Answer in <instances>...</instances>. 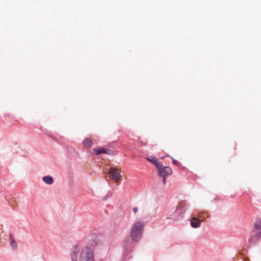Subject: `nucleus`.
Returning a JSON list of instances; mask_svg holds the SVG:
<instances>
[{
    "label": "nucleus",
    "instance_id": "1",
    "mask_svg": "<svg viewBox=\"0 0 261 261\" xmlns=\"http://www.w3.org/2000/svg\"><path fill=\"white\" fill-rule=\"evenodd\" d=\"M145 223L142 221L134 223L130 231V237L132 241L138 242L142 237Z\"/></svg>",
    "mask_w": 261,
    "mask_h": 261
},
{
    "label": "nucleus",
    "instance_id": "2",
    "mask_svg": "<svg viewBox=\"0 0 261 261\" xmlns=\"http://www.w3.org/2000/svg\"><path fill=\"white\" fill-rule=\"evenodd\" d=\"M79 261H94L93 248L89 246L83 248L81 252Z\"/></svg>",
    "mask_w": 261,
    "mask_h": 261
},
{
    "label": "nucleus",
    "instance_id": "3",
    "mask_svg": "<svg viewBox=\"0 0 261 261\" xmlns=\"http://www.w3.org/2000/svg\"><path fill=\"white\" fill-rule=\"evenodd\" d=\"M189 204L186 201L180 202L176 207V210L173 216H171V219H178L179 217L185 213L189 207Z\"/></svg>",
    "mask_w": 261,
    "mask_h": 261
},
{
    "label": "nucleus",
    "instance_id": "4",
    "mask_svg": "<svg viewBox=\"0 0 261 261\" xmlns=\"http://www.w3.org/2000/svg\"><path fill=\"white\" fill-rule=\"evenodd\" d=\"M261 238V219H256L254 224L253 234L251 237V241L255 243Z\"/></svg>",
    "mask_w": 261,
    "mask_h": 261
},
{
    "label": "nucleus",
    "instance_id": "5",
    "mask_svg": "<svg viewBox=\"0 0 261 261\" xmlns=\"http://www.w3.org/2000/svg\"><path fill=\"white\" fill-rule=\"evenodd\" d=\"M157 169L158 175L159 176L163 178L162 182L165 185L166 182V177L171 174L172 169L168 166H164L162 164L161 165V166L159 167Z\"/></svg>",
    "mask_w": 261,
    "mask_h": 261
},
{
    "label": "nucleus",
    "instance_id": "6",
    "mask_svg": "<svg viewBox=\"0 0 261 261\" xmlns=\"http://www.w3.org/2000/svg\"><path fill=\"white\" fill-rule=\"evenodd\" d=\"M134 247V243L128 239H125L123 242V248L124 252V259H126L128 254L131 252Z\"/></svg>",
    "mask_w": 261,
    "mask_h": 261
},
{
    "label": "nucleus",
    "instance_id": "7",
    "mask_svg": "<svg viewBox=\"0 0 261 261\" xmlns=\"http://www.w3.org/2000/svg\"><path fill=\"white\" fill-rule=\"evenodd\" d=\"M109 174L111 179L116 180L120 179L122 177L118 169L115 167H110Z\"/></svg>",
    "mask_w": 261,
    "mask_h": 261
},
{
    "label": "nucleus",
    "instance_id": "8",
    "mask_svg": "<svg viewBox=\"0 0 261 261\" xmlns=\"http://www.w3.org/2000/svg\"><path fill=\"white\" fill-rule=\"evenodd\" d=\"M80 248L77 245H75L70 250V258L71 261H77L80 252Z\"/></svg>",
    "mask_w": 261,
    "mask_h": 261
},
{
    "label": "nucleus",
    "instance_id": "9",
    "mask_svg": "<svg viewBox=\"0 0 261 261\" xmlns=\"http://www.w3.org/2000/svg\"><path fill=\"white\" fill-rule=\"evenodd\" d=\"M201 221L196 216H193L191 218L190 221V224L193 228H198L201 225Z\"/></svg>",
    "mask_w": 261,
    "mask_h": 261
},
{
    "label": "nucleus",
    "instance_id": "10",
    "mask_svg": "<svg viewBox=\"0 0 261 261\" xmlns=\"http://www.w3.org/2000/svg\"><path fill=\"white\" fill-rule=\"evenodd\" d=\"M147 159L149 162L153 164L155 166L156 168L161 166V165L162 164V163L160 162H158V159L154 156L148 158Z\"/></svg>",
    "mask_w": 261,
    "mask_h": 261
},
{
    "label": "nucleus",
    "instance_id": "11",
    "mask_svg": "<svg viewBox=\"0 0 261 261\" xmlns=\"http://www.w3.org/2000/svg\"><path fill=\"white\" fill-rule=\"evenodd\" d=\"M93 150L95 151L96 155H99L101 153L111 154L109 150L103 148H94Z\"/></svg>",
    "mask_w": 261,
    "mask_h": 261
},
{
    "label": "nucleus",
    "instance_id": "12",
    "mask_svg": "<svg viewBox=\"0 0 261 261\" xmlns=\"http://www.w3.org/2000/svg\"><path fill=\"white\" fill-rule=\"evenodd\" d=\"M42 180L47 185H52L54 183V179L51 175H46L43 177Z\"/></svg>",
    "mask_w": 261,
    "mask_h": 261
},
{
    "label": "nucleus",
    "instance_id": "13",
    "mask_svg": "<svg viewBox=\"0 0 261 261\" xmlns=\"http://www.w3.org/2000/svg\"><path fill=\"white\" fill-rule=\"evenodd\" d=\"M9 242H10V244L11 247L13 249L16 250L17 248V243L16 242V241H15V240L14 239V237H13V236L12 234H10Z\"/></svg>",
    "mask_w": 261,
    "mask_h": 261
},
{
    "label": "nucleus",
    "instance_id": "14",
    "mask_svg": "<svg viewBox=\"0 0 261 261\" xmlns=\"http://www.w3.org/2000/svg\"><path fill=\"white\" fill-rule=\"evenodd\" d=\"M83 144L85 147L89 148L91 146H92V145L93 144V142L91 140L87 138L84 140V141L83 142Z\"/></svg>",
    "mask_w": 261,
    "mask_h": 261
},
{
    "label": "nucleus",
    "instance_id": "15",
    "mask_svg": "<svg viewBox=\"0 0 261 261\" xmlns=\"http://www.w3.org/2000/svg\"><path fill=\"white\" fill-rule=\"evenodd\" d=\"M195 216L197 217L198 218H201L204 219L205 218V213L203 212H196Z\"/></svg>",
    "mask_w": 261,
    "mask_h": 261
},
{
    "label": "nucleus",
    "instance_id": "16",
    "mask_svg": "<svg viewBox=\"0 0 261 261\" xmlns=\"http://www.w3.org/2000/svg\"><path fill=\"white\" fill-rule=\"evenodd\" d=\"M111 196H112V194L108 193L107 195H106L105 197H103L102 200H106V199H107L108 198H109Z\"/></svg>",
    "mask_w": 261,
    "mask_h": 261
},
{
    "label": "nucleus",
    "instance_id": "17",
    "mask_svg": "<svg viewBox=\"0 0 261 261\" xmlns=\"http://www.w3.org/2000/svg\"><path fill=\"white\" fill-rule=\"evenodd\" d=\"M138 211V208L137 207H134L133 208V212L135 214H136Z\"/></svg>",
    "mask_w": 261,
    "mask_h": 261
},
{
    "label": "nucleus",
    "instance_id": "18",
    "mask_svg": "<svg viewBox=\"0 0 261 261\" xmlns=\"http://www.w3.org/2000/svg\"><path fill=\"white\" fill-rule=\"evenodd\" d=\"M172 162H173V164L175 165H177V164H178V162L176 160H174V159L172 160Z\"/></svg>",
    "mask_w": 261,
    "mask_h": 261
},
{
    "label": "nucleus",
    "instance_id": "19",
    "mask_svg": "<svg viewBox=\"0 0 261 261\" xmlns=\"http://www.w3.org/2000/svg\"><path fill=\"white\" fill-rule=\"evenodd\" d=\"M141 144L143 145H146V143H143V142H141Z\"/></svg>",
    "mask_w": 261,
    "mask_h": 261
},
{
    "label": "nucleus",
    "instance_id": "20",
    "mask_svg": "<svg viewBox=\"0 0 261 261\" xmlns=\"http://www.w3.org/2000/svg\"><path fill=\"white\" fill-rule=\"evenodd\" d=\"M47 135L49 136H50V135L49 134H47Z\"/></svg>",
    "mask_w": 261,
    "mask_h": 261
}]
</instances>
